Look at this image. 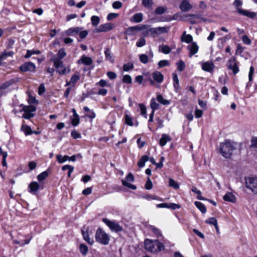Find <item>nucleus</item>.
I'll return each instance as SVG.
<instances>
[{
	"label": "nucleus",
	"mask_w": 257,
	"mask_h": 257,
	"mask_svg": "<svg viewBox=\"0 0 257 257\" xmlns=\"http://www.w3.org/2000/svg\"><path fill=\"white\" fill-rule=\"evenodd\" d=\"M236 145L234 142L227 140L220 144L219 152L223 157L229 158L232 152L236 149Z\"/></svg>",
	"instance_id": "1"
},
{
	"label": "nucleus",
	"mask_w": 257,
	"mask_h": 257,
	"mask_svg": "<svg viewBox=\"0 0 257 257\" xmlns=\"http://www.w3.org/2000/svg\"><path fill=\"white\" fill-rule=\"evenodd\" d=\"M145 248L148 251L156 253L164 249V245L158 239H146L144 241Z\"/></svg>",
	"instance_id": "2"
},
{
	"label": "nucleus",
	"mask_w": 257,
	"mask_h": 257,
	"mask_svg": "<svg viewBox=\"0 0 257 257\" xmlns=\"http://www.w3.org/2000/svg\"><path fill=\"white\" fill-rule=\"evenodd\" d=\"M95 237L96 241L103 245H107L110 240V237L104 230L99 228L97 229Z\"/></svg>",
	"instance_id": "3"
},
{
	"label": "nucleus",
	"mask_w": 257,
	"mask_h": 257,
	"mask_svg": "<svg viewBox=\"0 0 257 257\" xmlns=\"http://www.w3.org/2000/svg\"><path fill=\"white\" fill-rule=\"evenodd\" d=\"M247 188L250 189L253 193L257 194V177H249L245 180Z\"/></svg>",
	"instance_id": "4"
},
{
	"label": "nucleus",
	"mask_w": 257,
	"mask_h": 257,
	"mask_svg": "<svg viewBox=\"0 0 257 257\" xmlns=\"http://www.w3.org/2000/svg\"><path fill=\"white\" fill-rule=\"evenodd\" d=\"M102 221L112 231L117 232L121 231L122 230V227L120 226L118 223L114 221L110 220L107 218H103Z\"/></svg>",
	"instance_id": "5"
},
{
	"label": "nucleus",
	"mask_w": 257,
	"mask_h": 257,
	"mask_svg": "<svg viewBox=\"0 0 257 257\" xmlns=\"http://www.w3.org/2000/svg\"><path fill=\"white\" fill-rule=\"evenodd\" d=\"M148 25H142L128 27L125 31V34L129 36H133L136 34L137 32L145 30L147 29Z\"/></svg>",
	"instance_id": "6"
},
{
	"label": "nucleus",
	"mask_w": 257,
	"mask_h": 257,
	"mask_svg": "<svg viewBox=\"0 0 257 257\" xmlns=\"http://www.w3.org/2000/svg\"><path fill=\"white\" fill-rule=\"evenodd\" d=\"M36 108L34 106H25L23 108V110L24 113L23 114V117L26 119H30L34 116V114L32 113L35 111Z\"/></svg>",
	"instance_id": "7"
},
{
	"label": "nucleus",
	"mask_w": 257,
	"mask_h": 257,
	"mask_svg": "<svg viewBox=\"0 0 257 257\" xmlns=\"http://www.w3.org/2000/svg\"><path fill=\"white\" fill-rule=\"evenodd\" d=\"M36 66V65L31 62H27L23 64L20 67V70L22 72H34Z\"/></svg>",
	"instance_id": "8"
},
{
	"label": "nucleus",
	"mask_w": 257,
	"mask_h": 257,
	"mask_svg": "<svg viewBox=\"0 0 257 257\" xmlns=\"http://www.w3.org/2000/svg\"><path fill=\"white\" fill-rule=\"evenodd\" d=\"M66 55V53L65 50L63 48H61L59 50L56 56H54L51 59V61L56 64H58L60 63H61L62 59L65 57Z\"/></svg>",
	"instance_id": "9"
},
{
	"label": "nucleus",
	"mask_w": 257,
	"mask_h": 257,
	"mask_svg": "<svg viewBox=\"0 0 257 257\" xmlns=\"http://www.w3.org/2000/svg\"><path fill=\"white\" fill-rule=\"evenodd\" d=\"M113 25L112 23H107L100 25L98 28L94 30L95 33L105 32L112 30L113 28Z\"/></svg>",
	"instance_id": "10"
},
{
	"label": "nucleus",
	"mask_w": 257,
	"mask_h": 257,
	"mask_svg": "<svg viewBox=\"0 0 257 257\" xmlns=\"http://www.w3.org/2000/svg\"><path fill=\"white\" fill-rule=\"evenodd\" d=\"M187 50L189 51V56L191 57L198 52L199 46L196 42H193L187 46Z\"/></svg>",
	"instance_id": "11"
},
{
	"label": "nucleus",
	"mask_w": 257,
	"mask_h": 257,
	"mask_svg": "<svg viewBox=\"0 0 257 257\" xmlns=\"http://www.w3.org/2000/svg\"><path fill=\"white\" fill-rule=\"evenodd\" d=\"M214 67V63L211 61H207L201 63L202 69L206 72L212 73Z\"/></svg>",
	"instance_id": "12"
},
{
	"label": "nucleus",
	"mask_w": 257,
	"mask_h": 257,
	"mask_svg": "<svg viewBox=\"0 0 257 257\" xmlns=\"http://www.w3.org/2000/svg\"><path fill=\"white\" fill-rule=\"evenodd\" d=\"M19 81V78H12L5 83H3L0 86V89L3 90V89H7L8 88H9L11 86L16 84L17 82H18Z\"/></svg>",
	"instance_id": "13"
},
{
	"label": "nucleus",
	"mask_w": 257,
	"mask_h": 257,
	"mask_svg": "<svg viewBox=\"0 0 257 257\" xmlns=\"http://www.w3.org/2000/svg\"><path fill=\"white\" fill-rule=\"evenodd\" d=\"M169 30L168 27H158L151 28L150 31L151 34H161L162 33H167Z\"/></svg>",
	"instance_id": "14"
},
{
	"label": "nucleus",
	"mask_w": 257,
	"mask_h": 257,
	"mask_svg": "<svg viewBox=\"0 0 257 257\" xmlns=\"http://www.w3.org/2000/svg\"><path fill=\"white\" fill-rule=\"evenodd\" d=\"M228 68L232 71L233 73L235 75L239 71L238 66L235 62V60H229L228 62Z\"/></svg>",
	"instance_id": "15"
},
{
	"label": "nucleus",
	"mask_w": 257,
	"mask_h": 257,
	"mask_svg": "<svg viewBox=\"0 0 257 257\" xmlns=\"http://www.w3.org/2000/svg\"><path fill=\"white\" fill-rule=\"evenodd\" d=\"M192 8L188 0H183L180 5V9L182 12H188Z\"/></svg>",
	"instance_id": "16"
},
{
	"label": "nucleus",
	"mask_w": 257,
	"mask_h": 257,
	"mask_svg": "<svg viewBox=\"0 0 257 257\" xmlns=\"http://www.w3.org/2000/svg\"><path fill=\"white\" fill-rule=\"evenodd\" d=\"M82 30V27H77L70 28L66 31L65 33L67 36H74L78 34Z\"/></svg>",
	"instance_id": "17"
},
{
	"label": "nucleus",
	"mask_w": 257,
	"mask_h": 257,
	"mask_svg": "<svg viewBox=\"0 0 257 257\" xmlns=\"http://www.w3.org/2000/svg\"><path fill=\"white\" fill-rule=\"evenodd\" d=\"M237 12L241 15L246 16L250 18H253L256 16V14L255 13L252 12H249L247 10H244L241 8L237 9Z\"/></svg>",
	"instance_id": "18"
},
{
	"label": "nucleus",
	"mask_w": 257,
	"mask_h": 257,
	"mask_svg": "<svg viewBox=\"0 0 257 257\" xmlns=\"http://www.w3.org/2000/svg\"><path fill=\"white\" fill-rule=\"evenodd\" d=\"M152 77L157 82L160 83L163 82L164 79L163 75L159 71H156L152 73Z\"/></svg>",
	"instance_id": "19"
},
{
	"label": "nucleus",
	"mask_w": 257,
	"mask_h": 257,
	"mask_svg": "<svg viewBox=\"0 0 257 257\" xmlns=\"http://www.w3.org/2000/svg\"><path fill=\"white\" fill-rule=\"evenodd\" d=\"M29 188L30 189L29 192L33 194H36V192L39 189L40 185L37 182H31L29 185Z\"/></svg>",
	"instance_id": "20"
},
{
	"label": "nucleus",
	"mask_w": 257,
	"mask_h": 257,
	"mask_svg": "<svg viewBox=\"0 0 257 257\" xmlns=\"http://www.w3.org/2000/svg\"><path fill=\"white\" fill-rule=\"evenodd\" d=\"M223 199L225 201L234 203L236 201L235 196L231 192H227L223 196Z\"/></svg>",
	"instance_id": "21"
},
{
	"label": "nucleus",
	"mask_w": 257,
	"mask_h": 257,
	"mask_svg": "<svg viewBox=\"0 0 257 257\" xmlns=\"http://www.w3.org/2000/svg\"><path fill=\"white\" fill-rule=\"evenodd\" d=\"M171 137L167 134H163L159 141V144L161 146L166 145L167 142L171 141Z\"/></svg>",
	"instance_id": "22"
},
{
	"label": "nucleus",
	"mask_w": 257,
	"mask_h": 257,
	"mask_svg": "<svg viewBox=\"0 0 257 257\" xmlns=\"http://www.w3.org/2000/svg\"><path fill=\"white\" fill-rule=\"evenodd\" d=\"M181 41L186 43H191L193 42V37L190 34H186V31H185L181 36Z\"/></svg>",
	"instance_id": "23"
},
{
	"label": "nucleus",
	"mask_w": 257,
	"mask_h": 257,
	"mask_svg": "<svg viewBox=\"0 0 257 257\" xmlns=\"http://www.w3.org/2000/svg\"><path fill=\"white\" fill-rule=\"evenodd\" d=\"M80 61L86 65H90L92 64V59L90 57H86L84 55H83L80 59L78 61V63H80Z\"/></svg>",
	"instance_id": "24"
},
{
	"label": "nucleus",
	"mask_w": 257,
	"mask_h": 257,
	"mask_svg": "<svg viewBox=\"0 0 257 257\" xmlns=\"http://www.w3.org/2000/svg\"><path fill=\"white\" fill-rule=\"evenodd\" d=\"M143 15L141 13L135 14L131 18V21L135 23H140L143 21Z\"/></svg>",
	"instance_id": "25"
},
{
	"label": "nucleus",
	"mask_w": 257,
	"mask_h": 257,
	"mask_svg": "<svg viewBox=\"0 0 257 257\" xmlns=\"http://www.w3.org/2000/svg\"><path fill=\"white\" fill-rule=\"evenodd\" d=\"M82 234L83 235V239L89 244L90 245H92L94 243V240L92 238H90L89 236V234L88 231H84V230H82Z\"/></svg>",
	"instance_id": "26"
},
{
	"label": "nucleus",
	"mask_w": 257,
	"mask_h": 257,
	"mask_svg": "<svg viewBox=\"0 0 257 257\" xmlns=\"http://www.w3.org/2000/svg\"><path fill=\"white\" fill-rule=\"evenodd\" d=\"M105 60L109 61L110 63L114 62V59L111 55V52L109 49L106 48L104 51Z\"/></svg>",
	"instance_id": "27"
},
{
	"label": "nucleus",
	"mask_w": 257,
	"mask_h": 257,
	"mask_svg": "<svg viewBox=\"0 0 257 257\" xmlns=\"http://www.w3.org/2000/svg\"><path fill=\"white\" fill-rule=\"evenodd\" d=\"M49 172L50 170L48 169L46 171H44L40 173V174H39L37 176V179L38 180V181L40 182L44 180L48 176Z\"/></svg>",
	"instance_id": "28"
},
{
	"label": "nucleus",
	"mask_w": 257,
	"mask_h": 257,
	"mask_svg": "<svg viewBox=\"0 0 257 257\" xmlns=\"http://www.w3.org/2000/svg\"><path fill=\"white\" fill-rule=\"evenodd\" d=\"M83 110L85 112H87L88 113L86 114V116L91 119L94 118L95 117V112L90 110L87 106H84L83 107Z\"/></svg>",
	"instance_id": "29"
},
{
	"label": "nucleus",
	"mask_w": 257,
	"mask_h": 257,
	"mask_svg": "<svg viewBox=\"0 0 257 257\" xmlns=\"http://www.w3.org/2000/svg\"><path fill=\"white\" fill-rule=\"evenodd\" d=\"M157 100L159 103L165 105H167L170 104V101L164 98L161 94L157 95Z\"/></svg>",
	"instance_id": "30"
},
{
	"label": "nucleus",
	"mask_w": 257,
	"mask_h": 257,
	"mask_svg": "<svg viewBox=\"0 0 257 257\" xmlns=\"http://www.w3.org/2000/svg\"><path fill=\"white\" fill-rule=\"evenodd\" d=\"M56 72L58 73L60 75H66L68 74L70 72V69L69 66L63 67V68H61L56 70Z\"/></svg>",
	"instance_id": "31"
},
{
	"label": "nucleus",
	"mask_w": 257,
	"mask_h": 257,
	"mask_svg": "<svg viewBox=\"0 0 257 257\" xmlns=\"http://www.w3.org/2000/svg\"><path fill=\"white\" fill-rule=\"evenodd\" d=\"M149 159V158L147 155L143 156L141 159L139 160V161L138 163V166L142 168L145 166V163L148 161Z\"/></svg>",
	"instance_id": "32"
},
{
	"label": "nucleus",
	"mask_w": 257,
	"mask_h": 257,
	"mask_svg": "<svg viewBox=\"0 0 257 257\" xmlns=\"http://www.w3.org/2000/svg\"><path fill=\"white\" fill-rule=\"evenodd\" d=\"M21 130L24 132L26 136L33 134V132L32 131L31 127L27 125L23 124L21 127Z\"/></svg>",
	"instance_id": "33"
},
{
	"label": "nucleus",
	"mask_w": 257,
	"mask_h": 257,
	"mask_svg": "<svg viewBox=\"0 0 257 257\" xmlns=\"http://www.w3.org/2000/svg\"><path fill=\"white\" fill-rule=\"evenodd\" d=\"M195 205L196 207L202 213H205L206 212V208L205 205L200 202L196 201Z\"/></svg>",
	"instance_id": "34"
},
{
	"label": "nucleus",
	"mask_w": 257,
	"mask_h": 257,
	"mask_svg": "<svg viewBox=\"0 0 257 257\" xmlns=\"http://www.w3.org/2000/svg\"><path fill=\"white\" fill-rule=\"evenodd\" d=\"M79 250L83 255L85 256L88 252V248L85 244L81 243L79 245Z\"/></svg>",
	"instance_id": "35"
},
{
	"label": "nucleus",
	"mask_w": 257,
	"mask_h": 257,
	"mask_svg": "<svg viewBox=\"0 0 257 257\" xmlns=\"http://www.w3.org/2000/svg\"><path fill=\"white\" fill-rule=\"evenodd\" d=\"M41 54V51L40 50H27V53L25 56V58H30L32 55L36 54V55H39Z\"/></svg>",
	"instance_id": "36"
},
{
	"label": "nucleus",
	"mask_w": 257,
	"mask_h": 257,
	"mask_svg": "<svg viewBox=\"0 0 257 257\" xmlns=\"http://www.w3.org/2000/svg\"><path fill=\"white\" fill-rule=\"evenodd\" d=\"M151 108L152 109V111L155 112V110L158 109L159 108V104L156 102L155 98H152L151 100Z\"/></svg>",
	"instance_id": "37"
},
{
	"label": "nucleus",
	"mask_w": 257,
	"mask_h": 257,
	"mask_svg": "<svg viewBox=\"0 0 257 257\" xmlns=\"http://www.w3.org/2000/svg\"><path fill=\"white\" fill-rule=\"evenodd\" d=\"M91 24L94 27H96L100 22V18L96 16H93L91 18Z\"/></svg>",
	"instance_id": "38"
},
{
	"label": "nucleus",
	"mask_w": 257,
	"mask_h": 257,
	"mask_svg": "<svg viewBox=\"0 0 257 257\" xmlns=\"http://www.w3.org/2000/svg\"><path fill=\"white\" fill-rule=\"evenodd\" d=\"M160 50L165 54H168L171 51V48L167 45L160 46Z\"/></svg>",
	"instance_id": "39"
},
{
	"label": "nucleus",
	"mask_w": 257,
	"mask_h": 257,
	"mask_svg": "<svg viewBox=\"0 0 257 257\" xmlns=\"http://www.w3.org/2000/svg\"><path fill=\"white\" fill-rule=\"evenodd\" d=\"M169 185L175 189H178L179 188V184L172 178L169 179Z\"/></svg>",
	"instance_id": "40"
},
{
	"label": "nucleus",
	"mask_w": 257,
	"mask_h": 257,
	"mask_svg": "<svg viewBox=\"0 0 257 257\" xmlns=\"http://www.w3.org/2000/svg\"><path fill=\"white\" fill-rule=\"evenodd\" d=\"M140 61L143 64H147L149 61V57L146 54H141L139 56Z\"/></svg>",
	"instance_id": "41"
},
{
	"label": "nucleus",
	"mask_w": 257,
	"mask_h": 257,
	"mask_svg": "<svg viewBox=\"0 0 257 257\" xmlns=\"http://www.w3.org/2000/svg\"><path fill=\"white\" fill-rule=\"evenodd\" d=\"M14 54V52L13 51L9 52H4L1 55H0V60H5L8 56H12Z\"/></svg>",
	"instance_id": "42"
},
{
	"label": "nucleus",
	"mask_w": 257,
	"mask_h": 257,
	"mask_svg": "<svg viewBox=\"0 0 257 257\" xmlns=\"http://www.w3.org/2000/svg\"><path fill=\"white\" fill-rule=\"evenodd\" d=\"M68 158L69 156L66 155L64 156H63L61 155H57V160L59 163H63L66 162L67 160H68Z\"/></svg>",
	"instance_id": "43"
},
{
	"label": "nucleus",
	"mask_w": 257,
	"mask_h": 257,
	"mask_svg": "<svg viewBox=\"0 0 257 257\" xmlns=\"http://www.w3.org/2000/svg\"><path fill=\"white\" fill-rule=\"evenodd\" d=\"M125 122L126 124L130 126L134 125L132 118L128 114H125L124 116Z\"/></svg>",
	"instance_id": "44"
},
{
	"label": "nucleus",
	"mask_w": 257,
	"mask_h": 257,
	"mask_svg": "<svg viewBox=\"0 0 257 257\" xmlns=\"http://www.w3.org/2000/svg\"><path fill=\"white\" fill-rule=\"evenodd\" d=\"M169 65V61L167 60H162L158 62V66L159 68H162Z\"/></svg>",
	"instance_id": "45"
},
{
	"label": "nucleus",
	"mask_w": 257,
	"mask_h": 257,
	"mask_svg": "<svg viewBox=\"0 0 257 257\" xmlns=\"http://www.w3.org/2000/svg\"><path fill=\"white\" fill-rule=\"evenodd\" d=\"M205 223L215 226L217 224V220L214 217H210L205 220Z\"/></svg>",
	"instance_id": "46"
},
{
	"label": "nucleus",
	"mask_w": 257,
	"mask_h": 257,
	"mask_svg": "<svg viewBox=\"0 0 257 257\" xmlns=\"http://www.w3.org/2000/svg\"><path fill=\"white\" fill-rule=\"evenodd\" d=\"M139 107L141 110V113L147 118V110L145 105L143 103L139 104Z\"/></svg>",
	"instance_id": "47"
},
{
	"label": "nucleus",
	"mask_w": 257,
	"mask_h": 257,
	"mask_svg": "<svg viewBox=\"0 0 257 257\" xmlns=\"http://www.w3.org/2000/svg\"><path fill=\"white\" fill-rule=\"evenodd\" d=\"M121 182L122 185L125 187H127V188H131L133 190H136L137 189V187L135 185L127 182L126 181L122 180Z\"/></svg>",
	"instance_id": "48"
},
{
	"label": "nucleus",
	"mask_w": 257,
	"mask_h": 257,
	"mask_svg": "<svg viewBox=\"0 0 257 257\" xmlns=\"http://www.w3.org/2000/svg\"><path fill=\"white\" fill-rule=\"evenodd\" d=\"M167 10V8L162 7H159L156 9L155 12L157 15H162Z\"/></svg>",
	"instance_id": "49"
},
{
	"label": "nucleus",
	"mask_w": 257,
	"mask_h": 257,
	"mask_svg": "<svg viewBox=\"0 0 257 257\" xmlns=\"http://www.w3.org/2000/svg\"><path fill=\"white\" fill-rule=\"evenodd\" d=\"M177 66L178 70L180 72L183 71L185 67V63L182 60H180L177 63Z\"/></svg>",
	"instance_id": "50"
},
{
	"label": "nucleus",
	"mask_w": 257,
	"mask_h": 257,
	"mask_svg": "<svg viewBox=\"0 0 257 257\" xmlns=\"http://www.w3.org/2000/svg\"><path fill=\"white\" fill-rule=\"evenodd\" d=\"M153 1L152 0H143L142 1V5L147 8H150L152 7L153 5Z\"/></svg>",
	"instance_id": "51"
},
{
	"label": "nucleus",
	"mask_w": 257,
	"mask_h": 257,
	"mask_svg": "<svg viewBox=\"0 0 257 257\" xmlns=\"http://www.w3.org/2000/svg\"><path fill=\"white\" fill-rule=\"evenodd\" d=\"M146 41L144 38L139 39L136 43V46L138 47H142L146 45Z\"/></svg>",
	"instance_id": "52"
},
{
	"label": "nucleus",
	"mask_w": 257,
	"mask_h": 257,
	"mask_svg": "<svg viewBox=\"0 0 257 257\" xmlns=\"http://www.w3.org/2000/svg\"><path fill=\"white\" fill-rule=\"evenodd\" d=\"M71 119L72 124L74 126H76L78 125L79 124V123H80L79 116L72 117H71Z\"/></svg>",
	"instance_id": "53"
},
{
	"label": "nucleus",
	"mask_w": 257,
	"mask_h": 257,
	"mask_svg": "<svg viewBox=\"0 0 257 257\" xmlns=\"http://www.w3.org/2000/svg\"><path fill=\"white\" fill-rule=\"evenodd\" d=\"M31 238L32 237H31L30 239H25L24 240H22L21 241L18 240H14V242L15 244H20L21 245H24L25 244H29Z\"/></svg>",
	"instance_id": "54"
},
{
	"label": "nucleus",
	"mask_w": 257,
	"mask_h": 257,
	"mask_svg": "<svg viewBox=\"0 0 257 257\" xmlns=\"http://www.w3.org/2000/svg\"><path fill=\"white\" fill-rule=\"evenodd\" d=\"M122 82L125 83L130 84L132 82V79L130 75H125L122 78Z\"/></svg>",
	"instance_id": "55"
},
{
	"label": "nucleus",
	"mask_w": 257,
	"mask_h": 257,
	"mask_svg": "<svg viewBox=\"0 0 257 257\" xmlns=\"http://www.w3.org/2000/svg\"><path fill=\"white\" fill-rule=\"evenodd\" d=\"M134 67L133 64L127 63L123 66V70L124 71H128L130 70L133 69Z\"/></svg>",
	"instance_id": "56"
},
{
	"label": "nucleus",
	"mask_w": 257,
	"mask_h": 257,
	"mask_svg": "<svg viewBox=\"0 0 257 257\" xmlns=\"http://www.w3.org/2000/svg\"><path fill=\"white\" fill-rule=\"evenodd\" d=\"M145 189L147 190H150L153 187L152 182L149 177L148 178L147 181L145 186Z\"/></svg>",
	"instance_id": "57"
},
{
	"label": "nucleus",
	"mask_w": 257,
	"mask_h": 257,
	"mask_svg": "<svg viewBox=\"0 0 257 257\" xmlns=\"http://www.w3.org/2000/svg\"><path fill=\"white\" fill-rule=\"evenodd\" d=\"M112 6L113 9H119L122 7V4L119 1H115L113 3Z\"/></svg>",
	"instance_id": "58"
},
{
	"label": "nucleus",
	"mask_w": 257,
	"mask_h": 257,
	"mask_svg": "<svg viewBox=\"0 0 257 257\" xmlns=\"http://www.w3.org/2000/svg\"><path fill=\"white\" fill-rule=\"evenodd\" d=\"M242 41L243 43L245 45H250L251 44V41L248 36L246 35H243L242 37Z\"/></svg>",
	"instance_id": "59"
},
{
	"label": "nucleus",
	"mask_w": 257,
	"mask_h": 257,
	"mask_svg": "<svg viewBox=\"0 0 257 257\" xmlns=\"http://www.w3.org/2000/svg\"><path fill=\"white\" fill-rule=\"evenodd\" d=\"M151 229L153 233L157 235V237L161 236L162 233L160 230L154 226H151Z\"/></svg>",
	"instance_id": "60"
},
{
	"label": "nucleus",
	"mask_w": 257,
	"mask_h": 257,
	"mask_svg": "<svg viewBox=\"0 0 257 257\" xmlns=\"http://www.w3.org/2000/svg\"><path fill=\"white\" fill-rule=\"evenodd\" d=\"M80 77L78 75H73L72 76L70 81L72 82V84L75 85V84L79 80Z\"/></svg>",
	"instance_id": "61"
},
{
	"label": "nucleus",
	"mask_w": 257,
	"mask_h": 257,
	"mask_svg": "<svg viewBox=\"0 0 257 257\" xmlns=\"http://www.w3.org/2000/svg\"><path fill=\"white\" fill-rule=\"evenodd\" d=\"M71 135L75 139L80 138L81 137V134L75 130L71 132Z\"/></svg>",
	"instance_id": "62"
},
{
	"label": "nucleus",
	"mask_w": 257,
	"mask_h": 257,
	"mask_svg": "<svg viewBox=\"0 0 257 257\" xmlns=\"http://www.w3.org/2000/svg\"><path fill=\"white\" fill-rule=\"evenodd\" d=\"M45 91V87L44 84H41L38 87V94L39 95H42Z\"/></svg>",
	"instance_id": "63"
},
{
	"label": "nucleus",
	"mask_w": 257,
	"mask_h": 257,
	"mask_svg": "<svg viewBox=\"0 0 257 257\" xmlns=\"http://www.w3.org/2000/svg\"><path fill=\"white\" fill-rule=\"evenodd\" d=\"M244 48L242 47V46L238 44H237V49H236V54H241L243 51H244Z\"/></svg>",
	"instance_id": "64"
}]
</instances>
